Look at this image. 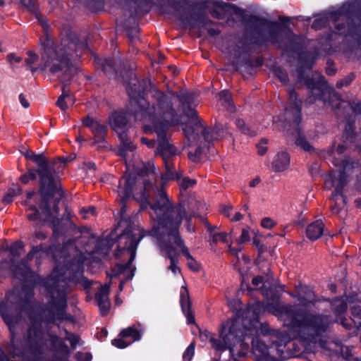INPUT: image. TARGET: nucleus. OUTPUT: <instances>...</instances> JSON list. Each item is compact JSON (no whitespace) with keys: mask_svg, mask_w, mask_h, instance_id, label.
I'll return each instance as SVG.
<instances>
[{"mask_svg":"<svg viewBox=\"0 0 361 361\" xmlns=\"http://www.w3.org/2000/svg\"><path fill=\"white\" fill-rule=\"evenodd\" d=\"M179 100L183 105L185 101V96H178L173 94L165 95L159 92H156L154 100L151 105L142 97L137 100H132L131 105L137 107L135 113V118L143 122V131L145 133H156L158 136L157 151L161 154L164 160L167 173L165 178L167 180L172 179L170 164L166 159L176 154V149L171 145L164 136L166 128L176 122L174 118V111L172 108V102Z\"/></svg>","mask_w":361,"mask_h":361,"instance_id":"1","label":"nucleus"},{"mask_svg":"<svg viewBox=\"0 0 361 361\" xmlns=\"http://www.w3.org/2000/svg\"><path fill=\"white\" fill-rule=\"evenodd\" d=\"M154 214L152 218L156 219L157 226L152 231L154 235L161 234L160 247L161 252L171 260L170 270L176 274L180 271L176 264L175 257L182 252L188 259V267L193 270L199 269L198 263L192 259L188 250L179 237L178 226L185 214V208L181 206L171 207L164 191H159L158 200L152 206Z\"/></svg>","mask_w":361,"mask_h":361,"instance_id":"2","label":"nucleus"},{"mask_svg":"<svg viewBox=\"0 0 361 361\" xmlns=\"http://www.w3.org/2000/svg\"><path fill=\"white\" fill-rule=\"evenodd\" d=\"M334 164L338 166V173H334L331 176L326 182V186L329 188V185L335 188L332 194L331 199L334 202V205L331 207L334 213L338 214L340 207L345 204V198L342 194L343 187L347 183V176L352 172L353 164L349 161L344 160L341 166L337 160L333 161Z\"/></svg>","mask_w":361,"mask_h":361,"instance_id":"3","label":"nucleus"},{"mask_svg":"<svg viewBox=\"0 0 361 361\" xmlns=\"http://www.w3.org/2000/svg\"><path fill=\"white\" fill-rule=\"evenodd\" d=\"M184 112L188 118L189 124H183V130L189 140H195V135L199 133H201L207 141L215 138L214 136L209 135V132L204 128L193 109H185Z\"/></svg>","mask_w":361,"mask_h":361,"instance_id":"4","label":"nucleus"},{"mask_svg":"<svg viewBox=\"0 0 361 361\" xmlns=\"http://www.w3.org/2000/svg\"><path fill=\"white\" fill-rule=\"evenodd\" d=\"M61 50H58L54 52L51 49H49L45 51L42 55V63L39 66V68L45 70L49 68V71L54 73L63 68L68 67V60L66 56L61 54L59 56V52Z\"/></svg>","mask_w":361,"mask_h":361,"instance_id":"5","label":"nucleus"},{"mask_svg":"<svg viewBox=\"0 0 361 361\" xmlns=\"http://www.w3.org/2000/svg\"><path fill=\"white\" fill-rule=\"evenodd\" d=\"M142 236V231L139 227H133L121 235L120 244L125 243L123 249L130 255L129 262L134 259L136 247Z\"/></svg>","mask_w":361,"mask_h":361,"instance_id":"6","label":"nucleus"},{"mask_svg":"<svg viewBox=\"0 0 361 361\" xmlns=\"http://www.w3.org/2000/svg\"><path fill=\"white\" fill-rule=\"evenodd\" d=\"M109 284L102 286L96 293V299L98 306L102 314H106L109 311L111 302L109 300Z\"/></svg>","mask_w":361,"mask_h":361,"instance_id":"7","label":"nucleus"},{"mask_svg":"<svg viewBox=\"0 0 361 361\" xmlns=\"http://www.w3.org/2000/svg\"><path fill=\"white\" fill-rule=\"evenodd\" d=\"M135 177L132 175L124 176L119 182L118 194L122 199L130 196L133 190Z\"/></svg>","mask_w":361,"mask_h":361,"instance_id":"8","label":"nucleus"},{"mask_svg":"<svg viewBox=\"0 0 361 361\" xmlns=\"http://www.w3.org/2000/svg\"><path fill=\"white\" fill-rule=\"evenodd\" d=\"M289 165V155L285 152H281L274 157L271 164V169L274 171L281 172L288 169Z\"/></svg>","mask_w":361,"mask_h":361,"instance_id":"9","label":"nucleus"},{"mask_svg":"<svg viewBox=\"0 0 361 361\" xmlns=\"http://www.w3.org/2000/svg\"><path fill=\"white\" fill-rule=\"evenodd\" d=\"M180 305L183 310V312L185 314L188 323L191 324L194 322V317L190 312V301L189 298V293L188 290L183 287L182 290L180 291Z\"/></svg>","mask_w":361,"mask_h":361,"instance_id":"10","label":"nucleus"},{"mask_svg":"<svg viewBox=\"0 0 361 361\" xmlns=\"http://www.w3.org/2000/svg\"><path fill=\"white\" fill-rule=\"evenodd\" d=\"M324 232V224L322 221H316L308 225L306 235L310 240H314L322 236Z\"/></svg>","mask_w":361,"mask_h":361,"instance_id":"11","label":"nucleus"},{"mask_svg":"<svg viewBox=\"0 0 361 361\" xmlns=\"http://www.w3.org/2000/svg\"><path fill=\"white\" fill-rule=\"evenodd\" d=\"M127 123L126 114L114 113L109 118V124L116 132L121 130Z\"/></svg>","mask_w":361,"mask_h":361,"instance_id":"12","label":"nucleus"},{"mask_svg":"<svg viewBox=\"0 0 361 361\" xmlns=\"http://www.w3.org/2000/svg\"><path fill=\"white\" fill-rule=\"evenodd\" d=\"M290 106L286 109V112L288 114H293L295 117V121L297 122L300 112L301 102L297 100L295 92L290 93Z\"/></svg>","mask_w":361,"mask_h":361,"instance_id":"13","label":"nucleus"},{"mask_svg":"<svg viewBox=\"0 0 361 361\" xmlns=\"http://www.w3.org/2000/svg\"><path fill=\"white\" fill-rule=\"evenodd\" d=\"M75 101L72 95L66 90L63 91L62 94L57 101V106L62 110H66L70 106L74 104Z\"/></svg>","mask_w":361,"mask_h":361,"instance_id":"14","label":"nucleus"},{"mask_svg":"<svg viewBox=\"0 0 361 361\" xmlns=\"http://www.w3.org/2000/svg\"><path fill=\"white\" fill-rule=\"evenodd\" d=\"M118 336H121L122 338H130L131 341L130 343L139 341L141 338V333L139 330L134 327H128L123 329L119 334Z\"/></svg>","mask_w":361,"mask_h":361,"instance_id":"15","label":"nucleus"},{"mask_svg":"<svg viewBox=\"0 0 361 361\" xmlns=\"http://www.w3.org/2000/svg\"><path fill=\"white\" fill-rule=\"evenodd\" d=\"M39 171V175L40 176L41 184L43 188L46 185L51 187L53 182V176L51 173L47 170V165Z\"/></svg>","mask_w":361,"mask_h":361,"instance_id":"16","label":"nucleus"},{"mask_svg":"<svg viewBox=\"0 0 361 361\" xmlns=\"http://www.w3.org/2000/svg\"><path fill=\"white\" fill-rule=\"evenodd\" d=\"M152 166L153 165L150 164H145L142 163V167L140 166V164L134 165L131 164L130 163H127V168L129 170L130 167H133L134 171L139 174H148V173L152 171Z\"/></svg>","mask_w":361,"mask_h":361,"instance_id":"17","label":"nucleus"},{"mask_svg":"<svg viewBox=\"0 0 361 361\" xmlns=\"http://www.w3.org/2000/svg\"><path fill=\"white\" fill-rule=\"evenodd\" d=\"M51 297L53 298L54 302L56 304H59L60 306L63 307L66 304V293L63 290H59L56 288V290H51Z\"/></svg>","mask_w":361,"mask_h":361,"instance_id":"18","label":"nucleus"},{"mask_svg":"<svg viewBox=\"0 0 361 361\" xmlns=\"http://www.w3.org/2000/svg\"><path fill=\"white\" fill-rule=\"evenodd\" d=\"M93 126L94 127H92L90 129L94 134L95 142H99L103 140L102 135L104 133L106 128L103 125H101L97 121H95Z\"/></svg>","mask_w":361,"mask_h":361,"instance_id":"19","label":"nucleus"},{"mask_svg":"<svg viewBox=\"0 0 361 361\" xmlns=\"http://www.w3.org/2000/svg\"><path fill=\"white\" fill-rule=\"evenodd\" d=\"M25 156L27 159H31L36 162V164L40 167H44L46 166V159L42 154H36L32 152H27Z\"/></svg>","mask_w":361,"mask_h":361,"instance_id":"20","label":"nucleus"},{"mask_svg":"<svg viewBox=\"0 0 361 361\" xmlns=\"http://www.w3.org/2000/svg\"><path fill=\"white\" fill-rule=\"evenodd\" d=\"M20 191L21 189L18 185H16L13 188H10L8 192L4 196L3 202L5 203H11L13 198L19 194Z\"/></svg>","mask_w":361,"mask_h":361,"instance_id":"21","label":"nucleus"},{"mask_svg":"<svg viewBox=\"0 0 361 361\" xmlns=\"http://www.w3.org/2000/svg\"><path fill=\"white\" fill-rule=\"evenodd\" d=\"M232 236L233 235V230H231L229 233H227L226 232H220L217 233H213L212 240L213 242L216 243L219 241H221L223 243H226L227 241V237L228 235Z\"/></svg>","mask_w":361,"mask_h":361,"instance_id":"22","label":"nucleus"},{"mask_svg":"<svg viewBox=\"0 0 361 361\" xmlns=\"http://www.w3.org/2000/svg\"><path fill=\"white\" fill-rule=\"evenodd\" d=\"M120 137L122 140V147L123 149V152H121L122 156H126V151H133L135 149V146L127 139H126V135L123 134L120 135Z\"/></svg>","mask_w":361,"mask_h":361,"instance_id":"23","label":"nucleus"},{"mask_svg":"<svg viewBox=\"0 0 361 361\" xmlns=\"http://www.w3.org/2000/svg\"><path fill=\"white\" fill-rule=\"evenodd\" d=\"M250 239V228L247 226L246 228H243L241 235L238 239H236V242L238 244H243L248 242Z\"/></svg>","mask_w":361,"mask_h":361,"instance_id":"24","label":"nucleus"},{"mask_svg":"<svg viewBox=\"0 0 361 361\" xmlns=\"http://www.w3.org/2000/svg\"><path fill=\"white\" fill-rule=\"evenodd\" d=\"M195 353V343H191L183 355V359L184 361H190L194 355Z\"/></svg>","mask_w":361,"mask_h":361,"instance_id":"25","label":"nucleus"},{"mask_svg":"<svg viewBox=\"0 0 361 361\" xmlns=\"http://www.w3.org/2000/svg\"><path fill=\"white\" fill-rule=\"evenodd\" d=\"M36 178V172L34 170H29L27 173L20 176V181L24 184H27L30 180H35Z\"/></svg>","mask_w":361,"mask_h":361,"instance_id":"26","label":"nucleus"},{"mask_svg":"<svg viewBox=\"0 0 361 361\" xmlns=\"http://www.w3.org/2000/svg\"><path fill=\"white\" fill-rule=\"evenodd\" d=\"M125 338L119 336V338L114 339L111 343L118 348H125L130 344V342L126 341Z\"/></svg>","mask_w":361,"mask_h":361,"instance_id":"27","label":"nucleus"},{"mask_svg":"<svg viewBox=\"0 0 361 361\" xmlns=\"http://www.w3.org/2000/svg\"><path fill=\"white\" fill-rule=\"evenodd\" d=\"M41 209H43V212L46 215V219L47 220H50V217L51 216H54V215L58 213L59 212V208L56 205H54V207H53V209L51 210L50 208L48 207V206H45L44 208H43L42 207H41Z\"/></svg>","mask_w":361,"mask_h":361,"instance_id":"28","label":"nucleus"},{"mask_svg":"<svg viewBox=\"0 0 361 361\" xmlns=\"http://www.w3.org/2000/svg\"><path fill=\"white\" fill-rule=\"evenodd\" d=\"M196 183V180L194 179H190L188 178H183L179 180V185L182 189H187L190 187L193 186Z\"/></svg>","mask_w":361,"mask_h":361,"instance_id":"29","label":"nucleus"},{"mask_svg":"<svg viewBox=\"0 0 361 361\" xmlns=\"http://www.w3.org/2000/svg\"><path fill=\"white\" fill-rule=\"evenodd\" d=\"M237 126L240 130L245 134L253 135H255L254 131H252L248 126H246L245 123L242 120L237 121Z\"/></svg>","mask_w":361,"mask_h":361,"instance_id":"30","label":"nucleus"},{"mask_svg":"<svg viewBox=\"0 0 361 361\" xmlns=\"http://www.w3.org/2000/svg\"><path fill=\"white\" fill-rule=\"evenodd\" d=\"M220 99L222 102L223 104H228V106H231V95L230 93L224 90L219 93Z\"/></svg>","mask_w":361,"mask_h":361,"instance_id":"31","label":"nucleus"},{"mask_svg":"<svg viewBox=\"0 0 361 361\" xmlns=\"http://www.w3.org/2000/svg\"><path fill=\"white\" fill-rule=\"evenodd\" d=\"M252 284L255 286H258L259 285L262 284V288H267V286L268 285H269V283L268 281V280H267L266 281H264V279L262 276H256V277H254L253 279H252Z\"/></svg>","mask_w":361,"mask_h":361,"instance_id":"32","label":"nucleus"},{"mask_svg":"<svg viewBox=\"0 0 361 361\" xmlns=\"http://www.w3.org/2000/svg\"><path fill=\"white\" fill-rule=\"evenodd\" d=\"M231 209V207H227L224 211L225 215L227 216L228 217H230L231 221H238L243 219V215L239 212H236L233 216H231V215H230Z\"/></svg>","mask_w":361,"mask_h":361,"instance_id":"33","label":"nucleus"},{"mask_svg":"<svg viewBox=\"0 0 361 361\" xmlns=\"http://www.w3.org/2000/svg\"><path fill=\"white\" fill-rule=\"evenodd\" d=\"M267 141L266 140H262L257 145V152L259 155H263L266 153V152L267 150Z\"/></svg>","mask_w":361,"mask_h":361,"instance_id":"34","label":"nucleus"},{"mask_svg":"<svg viewBox=\"0 0 361 361\" xmlns=\"http://www.w3.org/2000/svg\"><path fill=\"white\" fill-rule=\"evenodd\" d=\"M28 58L25 60L26 63L29 66H32L36 63L38 59V56L33 51H30L28 52Z\"/></svg>","mask_w":361,"mask_h":361,"instance_id":"35","label":"nucleus"},{"mask_svg":"<svg viewBox=\"0 0 361 361\" xmlns=\"http://www.w3.org/2000/svg\"><path fill=\"white\" fill-rule=\"evenodd\" d=\"M274 74L283 82H286L288 80L286 73L280 68L274 70Z\"/></svg>","mask_w":361,"mask_h":361,"instance_id":"36","label":"nucleus"},{"mask_svg":"<svg viewBox=\"0 0 361 361\" xmlns=\"http://www.w3.org/2000/svg\"><path fill=\"white\" fill-rule=\"evenodd\" d=\"M78 361H91L92 355L88 353H78L75 354Z\"/></svg>","mask_w":361,"mask_h":361,"instance_id":"37","label":"nucleus"},{"mask_svg":"<svg viewBox=\"0 0 361 361\" xmlns=\"http://www.w3.org/2000/svg\"><path fill=\"white\" fill-rule=\"evenodd\" d=\"M7 61L10 64L13 65L14 63H18L21 62L22 58L20 56H18L16 54L12 53V54H9L7 56Z\"/></svg>","mask_w":361,"mask_h":361,"instance_id":"38","label":"nucleus"},{"mask_svg":"<svg viewBox=\"0 0 361 361\" xmlns=\"http://www.w3.org/2000/svg\"><path fill=\"white\" fill-rule=\"evenodd\" d=\"M151 188V184L149 183H147V182H144L143 183V191L141 192V195H140V200L142 201H145V200H147V195L146 194V192L147 191H149Z\"/></svg>","mask_w":361,"mask_h":361,"instance_id":"39","label":"nucleus"},{"mask_svg":"<svg viewBox=\"0 0 361 361\" xmlns=\"http://www.w3.org/2000/svg\"><path fill=\"white\" fill-rule=\"evenodd\" d=\"M66 338L70 341L72 348H75L78 342V337L72 334H68L66 331Z\"/></svg>","mask_w":361,"mask_h":361,"instance_id":"40","label":"nucleus"},{"mask_svg":"<svg viewBox=\"0 0 361 361\" xmlns=\"http://www.w3.org/2000/svg\"><path fill=\"white\" fill-rule=\"evenodd\" d=\"M274 225V221L269 218H264L261 221V226L264 228H271Z\"/></svg>","mask_w":361,"mask_h":361,"instance_id":"41","label":"nucleus"},{"mask_svg":"<svg viewBox=\"0 0 361 361\" xmlns=\"http://www.w3.org/2000/svg\"><path fill=\"white\" fill-rule=\"evenodd\" d=\"M297 145L302 147L306 151H310L312 148V146L302 138H299L297 140Z\"/></svg>","mask_w":361,"mask_h":361,"instance_id":"42","label":"nucleus"},{"mask_svg":"<svg viewBox=\"0 0 361 361\" xmlns=\"http://www.w3.org/2000/svg\"><path fill=\"white\" fill-rule=\"evenodd\" d=\"M22 248H23V244H22V243H20V242H17V243H16L15 244H13V245H12V247H11V252H12L13 255H18V251L19 250L22 249Z\"/></svg>","mask_w":361,"mask_h":361,"instance_id":"43","label":"nucleus"},{"mask_svg":"<svg viewBox=\"0 0 361 361\" xmlns=\"http://www.w3.org/2000/svg\"><path fill=\"white\" fill-rule=\"evenodd\" d=\"M18 99L20 103L24 108H28L30 106L29 101L27 99V98L23 94H20Z\"/></svg>","mask_w":361,"mask_h":361,"instance_id":"44","label":"nucleus"},{"mask_svg":"<svg viewBox=\"0 0 361 361\" xmlns=\"http://www.w3.org/2000/svg\"><path fill=\"white\" fill-rule=\"evenodd\" d=\"M141 142L146 145L149 148H153L155 146V141L154 140H149L146 137H142Z\"/></svg>","mask_w":361,"mask_h":361,"instance_id":"45","label":"nucleus"},{"mask_svg":"<svg viewBox=\"0 0 361 361\" xmlns=\"http://www.w3.org/2000/svg\"><path fill=\"white\" fill-rule=\"evenodd\" d=\"M94 122H95V121L94 119L87 116L86 118L84 119L83 124H84V126H85L90 128H92V127H94L93 125H94Z\"/></svg>","mask_w":361,"mask_h":361,"instance_id":"46","label":"nucleus"},{"mask_svg":"<svg viewBox=\"0 0 361 361\" xmlns=\"http://www.w3.org/2000/svg\"><path fill=\"white\" fill-rule=\"evenodd\" d=\"M118 271H116V270L113 271L111 277L118 276L120 274H121V273H123V272L124 273L127 268L126 267L121 266V267H118Z\"/></svg>","mask_w":361,"mask_h":361,"instance_id":"47","label":"nucleus"},{"mask_svg":"<svg viewBox=\"0 0 361 361\" xmlns=\"http://www.w3.org/2000/svg\"><path fill=\"white\" fill-rule=\"evenodd\" d=\"M32 209L34 211V213L27 215L28 219L31 221L37 219L39 216V212L35 209V207H33Z\"/></svg>","mask_w":361,"mask_h":361,"instance_id":"48","label":"nucleus"},{"mask_svg":"<svg viewBox=\"0 0 361 361\" xmlns=\"http://www.w3.org/2000/svg\"><path fill=\"white\" fill-rule=\"evenodd\" d=\"M81 212L85 214L83 216V218L86 219V218H87V216L86 215V214H87L88 212H90L92 214V215H94V208L90 207L87 209L82 208L81 209Z\"/></svg>","mask_w":361,"mask_h":361,"instance_id":"49","label":"nucleus"},{"mask_svg":"<svg viewBox=\"0 0 361 361\" xmlns=\"http://www.w3.org/2000/svg\"><path fill=\"white\" fill-rule=\"evenodd\" d=\"M344 152V147L343 145H339L338 147L334 150V154H341Z\"/></svg>","mask_w":361,"mask_h":361,"instance_id":"50","label":"nucleus"},{"mask_svg":"<svg viewBox=\"0 0 361 361\" xmlns=\"http://www.w3.org/2000/svg\"><path fill=\"white\" fill-rule=\"evenodd\" d=\"M253 244L260 250L262 249V246L260 245L258 238H253Z\"/></svg>","mask_w":361,"mask_h":361,"instance_id":"51","label":"nucleus"},{"mask_svg":"<svg viewBox=\"0 0 361 361\" xmlns=\"http://www.w3.org/2000/svg\"><path fill=\"white\" fill-rule=\"evenodd\" d=\"M259 183V178H255L253 179L252 180H251L249 183L250 186V187H255L258 183Z\"/></svg>","mask_w":361,"mask_h":361,"instance_id":"52","label":"nucleus"},{"mask_svg":"<svg viewBox=\"0 0 361 361\" xmlns=\"http://www.w3.org/2000/svg\"><path fill=\"white\" fill-rule=\"evenodd\" d=\"M326 73L329 74V75H333L334 73V70L331 68H327L326 70Z\"/></svg>","mask_w":361,"mask_h":361,"instance_id":"53","label":"nucleus"},{"mask_svg":"<svg viewBox=\"0 0 361 361\" xmlns=\"http://www.w3.org/2000/svg\"><path fill=\"white\" fill-rule=\"evenodd\" d=\"M180 20L182 21V23H183V25H184L185 27H192V25H190L189 24V23H188V22L185 21L183 19H180Z\"/></svg>","mask_w":361,"mask_h":361,"instance_id":"54","label":"nucleus"},{"mask_svg":"<svg viewBox=\"0 0 361 361\" xmlns=\"http://www.w3.org/2000/svg\"><path fill=\"white\" fill-rule=\"evenodd\" d=\"M253 234L255 235L254 237L258 238V235H260L258 231H253Z\"/></svg>","mask_w":361,"mask_h":361,"instance_id":"55","label":"nucleus"},{"mask_svg":"<svg viewBox=\"0 0 361 361\" xmlns=\"http://www.w3.org/2000/svg\"><path fill=\"white\" fill-rule=\"evenodd\" d=\"M271 25L272 26H278V23H275V22L271 23Z\"/></svg>","mask_w":361,"mask_h":361,"instance_id":"56","label":"nucleus"},{"mask_svg":"<svg viewBox=\"0 0 361 361\" xmlns=\"http://www.w3.org/2000/svg\"><path fill=\"white\" fill-rule=\"evenodd\" d=\"M122 288H123V284H122V283H121V284H120V287H119L120 290H122Z\"/></svg>","mask_w":361,"mask_h":361,"instance_id":"57","label":"nucleus"},{"mask_svg":"<svg viewBox=\"0 0 361 361\" xmlns=\"http://www.w3.org/2000/svg\"><path fill=\"white\" fill-rule=\"evenodd\" d=\"M32 194H33V193H29V194H28V197H29V198H30V197H31V196L32 195Z\"/></svg>","mask_w":361,"mask_h":361,"instance_id":"58","label":"nucleus"},{"mask_svg":"<svg viewBox=\"0 0 361 361\" xmlns=\"http://www.w3.org/2000/svg\"><path fill=\"white\" fill-rule=\"evenodd\" d=\"M311 294L310 293L309 296H308V300H310L312 299V297L310 295Z\"/></svg>","mask_w":361,"mask_h":361,"instance_id":"59","label":"nucleus"},{"mask_svg":"<svg viewBox=\"0 0 361 361\" xmlns=\"http://www.w3.org/2000/svg\"><path fill=\"white\" fill-rule=\"evenodd\" d=\"M244 208H245V210H246V209H247V205H245V206H244Z\"/></svg>","mask_w":361,"mask_h":361,"instance_id":"60","label":"nucleus"},{"mask_svg":"<svg viewBox=\"0 0 361 361\" xmlns=\"http://www.w3.org/2000/svg\"><path fill=\"white\" fill-rule=\"evenodd\" d=\"M31 334H32V330L30 329V330L29 331V334H30V336L31 335Z\"/></svg>","mask_w":361,"mask_h":361,"instance_id":"61","label":"nucleus"}]
</instances>
